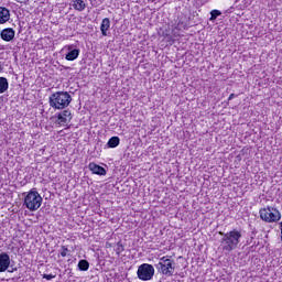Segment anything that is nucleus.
Returning <instances> with one entry per match:
<instances>
[{"label": "nucleus", "mask_w": 282, "mask_h": 282, "mask_svg": "<svg viewBox=\"0 0 282 282\" xmlns=\"http://www.w3.org/2000/svg\"><path fill=\"white\" fill-rule=\"evenodd\" d=\"M219 235L221 237L220 249L223 252H232V250H237L242 237L241 231L232 229L228 232L219 231Z\"/></svg>", "instance_id": "f257e3e1"}, {"label": "nucleus", "mask_w": 282, "mask_h": 282, "mask_svg": "<svg viewBox=\"0 0 282 282\" xmlns=\"http://www.w3.org/2000/svg\"><path fill=\"white\" fill-rule=\"evenodd\" d=\"M48 102L53 109H65L72 102V95L67 91H56L50 96Z\"/></svg>", "instance_id": "f03ea898"}, {"label": "nucleus", "mask_w": 282, "mask_h": 282, "mask_svg": "<svg viewBox=\"0 0 282 282\" xmlns=\"http://www.w3.org/2000/svg\"><path fill=\"white\" fill-rule=\"evenodd\" d=\"M42 204L43 197H41V194H39L36 188H32L24 197V206L32 213L39 210Z\"/></svg>", "instance_id": "7ed1b4c3"}, {"label": "nucleus", "mask_w": 282, "mask_h": 282, "mask_svg": "<svg viewBox=\"0 0 282 282\" xmlns=\"http://www.w3.org/2000/svg\"><path fill=\"white\" fill-rule=\"evenodd\" d=\"M160 274L163 276H173L175 273V260L170 259L167 256L160 258V262L155 265Z\"/></svg>", "instance_id": "20e7f679"}, {"label": "nucleus", "mask_w": 282, "mask_h": 282, "mask_svg": "<svg viewBox=\"0 0 282 282\" xmlns=\"http://www.w3.org/2000/svg\"><path fill=\"white\" fill-rule=\"evenodd\" d=\"M260 218L262 221H267V224H274L281 219V212L268 206L267 208L260 209Z\"/></svg>", "instance_id": "39448f33"}, {"label": "nucleus", "mask_w": 282, "mask_h": 282, "mask_svg": "<svg viewBox=\"0 0 282 282\" xmlns=\"http://www.w3.org/2000/svg\"><path fill=\"white\" fill-rule=\"evenodd\" d=\"M155 275V268L152 264L143 263L139 265L137 276L140 281H151Z\"/></svg>", "instance_id": "423d86ee"}, {"label": "nucleus", "mask_w": 282, "mask_h": 282, "mask_svg": "<svg viewBox=\"0 0 282 282\" xmlns=\"http://www.w3.org/2000/svg\"><path fill=\"white\" fill-rule=\"evenodd\" d=\"M15 34H17V32L14 31V29L7 28L0 32V37L2 39V41L10 43V41H14Z\"/></svg>", "instance_id": "0eeeda50"}, {"label": "nucleus", "mask_w": 282, "mask_h": 282, "mask_svg": "<svg viewBox=\"0 0 282 282\" xmlns=\"http://www.w3.org/2000/svg\"><path fill=\"white\" fill-rule=\"evenodd\" d=\"M10 268V254L0 253V272H6Z\"/></svg>", "instance_id": "6e6552de"}, {"label": "nucleus", "mask_w": 282, "mask_h": 282, "mask_svg": "<svg viewBox=\"0 0 282 282\" xmlns=\"http://www.w3.org/2000/svg\"><path fill=\"white\" fill-rule=\"evenodd\" d=\"M88 169L94 175H107V170L96 163H89Z\"/></svg>", "instance_id": "1a4fd4ad"}, {"label": "nucleus", "mask_w": 282, "mask_h": 282, "mask_svg": "<svg viewBox=\"0 0 282 282\" xmlns=\"http://www.w3.org/2000/svg\"><path fill=\"white\" fill-rule=\"evenodd\" d=\"M57 120H59V124H63V127H65V124H67V122L72 120V112L69 110L62 111L61 113H58Z\"/></svg>", "instance_id": "9d476101"}, {"label": "nucleus", "mask_w": 282, "mask_h": 282, "mask_svg": "<svg viewBox=\"0 0 282 282\" xmlns=\"http://www.w3.org/2000/svg\"><path fill=\"white\" fill-rule=\"evenodd\" d=\"M10 21V10L6 7H0V25Z\"/></svg>", "instance_id": "9b49d317"}, {"label": "nucleus", "mask_w": 282, "mask_h": 282, "mask_svg": "<svg viewBox=\"0 0 282 282\" xmlns=\"http://www.w3.org/2000/svg\"><path fill=\"white\" fill-rule=\"evenodd\" d=\"M67 50H69V52L65 56L66 61H76L80 55V50L78 48L72 50V46H67Z\"/></svg>", "instance_id": "f8f14e48"}, {"label": "nucleus", "mask_w": 282, "mask_h": 282, "mask_svg": "<svg viewBox=\"0 0 282 282\" xmlns=\"http://www.w3.org/2000/svg\"><path fill=\"white\" fill-rule=\"evenodd\" d=\"M109 28H111V20H109V18H105L101 21V25H100V31L102 36H107V31L109 30Z\"/></svg>", "instance_id": "ddd939ff"}, {"label": "nucleus", "mask_w": 282, "mask_h": 282, "mask_svg": "<svg viewBox=\"0 0 282 282\" xmlns=\"http://www.w3.org/2000/svg\"><path fill=\"white\" fill-rule=\"evenodd\" d=\"M73 8L75 10H77L78 12H83V10H85V8H87V4L85 3L84 0H74Z\"/></svg>", "instance_id": "4468645a"}, {"label": "nucleus", "mask_w": 282, "mask_h": 282, "mask_svg": "<svg viewBox=\"0 0 282 282\" xmlns=\"http://www.w3.org/2000/svg\"><path fill=\"white\" fill-rule=\"evenodd\" d=\"M10 87V83L8 82V78L0 77V94H6Z\"/></svg>", "instance_id": "2eb2a0df"}, {"label": "nucleus", "mask_w": 282, "mask_h": 282, "mask_svg": "<svg viewBox=\"0 0 282 282\" xmlns=\"http://www.w3.org/2000/svg\"><path fill=\"white\" fill-rule=\"evenodd\" d=\"M119 145H120V138L119 137H112L107 142L108 149H116V147H119Z\"/></svg>", "instance_id": "dca6fc26"}, {"label": "nucleus", "mask_w": 282, "mask_h": 282, "mask_svg": "<svg viewBox=\"0 0 282 282\" xmlns=\"http://www.w3.org/2000/svg\"><path fill=\"white\" fill-rule=\"evenodd\" d=\"M77 268L80 272H87V270H89V261L79 260Z\"/></svg>", "instance_id": "f3484780"}, {"label": "nucleus", "mask_w": 282, "mask_h": 282, "mask_svg": "<svg viewBox=\"0 0 282 282\" xmlns=\"http://www.w3.org/2000/svg\"><path fill=\"white\" fill-rule=\"evenodd\" d=\"M217 17H221V11L219 10H212L209 21H216Z\"/></svg>", "instance_id": "a211bd4d"}, {"label": "nucleus", "mask_w": 282, "mask_h": 282, "mask_svg": "<svg viewBox=\"0 0 282 282\" xmlns=\"http://www.w3.org/2000/svg\"><path fill=\"white\" fill-rule=\"evenodd\" d=\"M42 279H46V281H52V279H56V275L44 273L42 275Z\"/></svg>", "instance_id": "6ab92c4d"}, {"label": "nucleus", "mask_w": 282, "mask_h": 282, "mask_svg": "<svg viewBox=\"0 0 282 282\" xmlns=\"http://www.w3.org/2000/svg\"><path fill=\"white\" fill-rule=\"evenodd\" d=\"M69 251V249H67V247L62 246V252H61V257H67V252Z\"/></svg>", "instance_id": "aec40b11"}, {"label": "nucleus", "mask_w": 282, "mask_h": 282, "mask_svg": "<svg viewBox=\"0 0 282 282\" xmlns=\"http://www.w3.org/2000/svg\"><path fill=\"white\" fill-rule=\"evenodd\" d=\"M232 98H237V95L230 94L229 97H228V100H232Z\"/></svg>", "instance_id": "412c9836"}, {"label": "nucleus", "mask_w": 282, "mask_h": 282, "mask_svg": "<svg viewBox=\"0 0 282 282\" xmlns=\"http://www.w3.org/2000/svg\"><path fill=\"white\" fill-rule=\"evenodd\" d=\"M118 252H122V250H124V248H122V245L118 243Z\"/></svg>", "instance_id": "4be33fe9"}, {"label": "nucleus", "mask_w": 282, "mask_h": 282, "mask_svg": "<svg viewBox=\"0 0 282 282\" xmlns=\"http://www.w3.org/2000/svg\"><path fill=\"white\" fill-rule=\"evenodd\" d=\"M280 230H281V241H282V221L280 223Z\"/></svg>", "instance_id": "5701e85b"}, {"label": "nucleus", "mask_w": 282, "mask_h": 282, "mask_svg": "<svg viewBox=\"0 0 282 282\" xmlns=\"http://www.w3.org/2000/svg\"><path fill=\"white\" fill-rule=\"evenodd\" d=\"M3 72V65L0 63V74Z\"/></svg>", "instance_id": "b1692460"}, {"label": "nucleus", "mask_w": 282, "mask_h": 282, "mask_svg": "<svg viewBox=\"0 0 282 282\" xmlns=\"http://www.w3.org/2000/svg\"><path fill=\"white\" fill-rule=\"evenodd\" d=\"M180 276H184V274L181 273Z\"/></svg>", "instance_id": "393cba45"}, {"label": "nucleus", "mask_w": 282, "mask_h": 282, "mask_svg": "<svg viewBox=\"0 0 282 282\" xmlns=\"http://www.w3.org/2000/svg\"><path fill=\"white\" fill-rule=\"evenodd\" d=\"M90 1V3L94 1V0H89Z\"/></svg>", "instance_id": "a878e982"}, {"label": "nucleus", "mask_w": 282, "mask_h": 282, "mask_svg": "<svg viewBox=\"0 0 282 282\" xmlns=\"http://www.w3.org/2000/svg\"><path fill=\"white\" fill-rule=\"evenodd\" d=\"M239 0H236V3L238 2Z\"/></svg>", "instance_id": "bb28decb"}]
</instances>
